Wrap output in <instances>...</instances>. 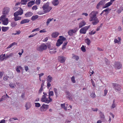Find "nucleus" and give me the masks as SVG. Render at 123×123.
<instances>
[{"label": "nucleus", "mask_w": 123, "mask_h": 123, "mask_svg": "<svg viewBox=\"0 0 123 123\" xmlns=\"http://www.w3.org/2000/svg\"><path fill=\"white\" fill-rule=\"evenodd\" d=\"M98 12L96 11H93L89 14V21L92 22V23L93 25H97L99 22L98 18L96 15L98 14Z\"/></svg>", "instance_id": "obj_1"}, {"label": "nucleus", "mask_w": 123, "mask_h": 123, "mask_svg": "<svg viewBox=\"0 0 123 123\" xmlns=\"http://www.w3.org/2000/svg\"><path fill=\"white\" fill-rule=\"evenodd\" d=\"M49 3L47 2L45 4L42 6L43 11L45 13H47L49 12L52 9V7L49 6Z\"/></svg>", "instance_id": "obj_2"}, {"label": "nucleus", "mask_w": 123, "mask_h": 123, "mask_svg": "<svg viewBox=\"0 0 123 123\" xmlns=\"http://www.w3.org/2000/svg\"><path fill=\"white\" fill-rule=\"evenodd\" d=\"M90 25L87 26L82 28L80 30V33L85 34L86 33V31L90 27Z\"/></svg>", "instance_id": "obj_3"}, {"label": "nucleus", "mask_w": 123, "mask_h": 123, "mask_svg": "<svg viewBox=\"0 0 123 123\" xmlns=\"http://www.w3.org/2000/svg\"><path fill=\"white\" fill-rule=\"evenodd\" d=\"M113 87L116 92L120 91L121 89V86L117 83H112Z\"/></svg>", "instance_id": "obj_4"}, {"label": "nucleus", "mask_w": 123, "mask_h": 123, "mask_svg": "<svg viewBox=\"0 0 123 123\" xmlns=\"http://www.w3.org/2000/svg\"><path fill=\"white\" fill-rule=\"evenodd\" d=\"M114 66L115 68L119 69L122 68V64L119 62H115L114 63Z\"/></svg>", "instance_id": "obj_5"}, {"label": "nucleus", "mask_w": 123, "mask_h": 123, "mask_svg": "<svg viewBox=\"0 0 123 123\" xmlns=\"http://www.w3.org/2000/svg\"><path fill=\"white\" fill-rule=\"evenodd\" d=\"M49 107L48 105L43 104L40 108V110L41 112H45L48 108Z\"/></svg>", "instance_id": "obj_6"}, {"label": "nucleus", "mask_w": 123, "mask_h": 123, "mask_svg": "<svg viewBox=\"0 0 123 123\" xmlns=\"http://www.w3.org/2000/svg\"><path fill=\"white\" fill-rule=\"evenodd\" d=\"M78 30V28L75 27L74 29H71L68 32V34L70 36L73 35L74 33H75Z\"/></svg>", "instance_id": "obj_7"}, {"label": "nucleus", "mask_w": 123, "mask_h": 123, "mask_svg": "<svg viewBox=\"0 0 123 123\" xmlns=\"http://www.w3.org/2000/svg\"><path fill=\"white\" fill-rule=\"evenodd\" d=\"M66 59V58L63 56H59L58 57V60L61 63L64 62Z\"/></svg>", "instance_id": "obj_8"}, {"label": "nucleus", "mask_w": 123, "mask_h": 123, "mask_svg": "<svg viewBox=\"0 0 123 123\" xmlns=\"http://www.w3.org/2000/svg\"><path fill=\"white\" fill-rule=\"evenodd\" d=\"M47 46L46 45L43 43L41 44L40 47L37 49V50L40 51H42L46 49Z\"/></svg>", "instance_id": "obj_9"}, {"label": "nucleus", "mask_w": 123, "mask_h": 123, "mask_svg": "<svg viewBox=\"0 0 123 123\" xmlns=\"http://www.w3.org/2000/svg\"><path fill=\"white\" fill-rule=\"evenodd\" d=\"M10 10V8L8 7H5L2 11V13L4 15H8Z\"/></svg>", "instance_id": "obj_10"}, {"label": "nucleus", "mask_w": 123, "mask_h": 123, "mask_svg": "<svg viewBox=\"0 0 123 123\" xmlns=\"http://www.w3.org/2000/svg\"><path fill=\"white\" fill-rule=\"evenodd\" d=\"M23 10L20 8V9L14 13L13 15H15L16 16L21 15L23 14Z\"/></svg>", "instance_id": "obj_11"}, {"label": "nucleus", "mask_w": 123, "mask_h": 123, "mask_svg": "<svg viewBox=\"0 0 123 123\" xmlns=\"http://www.w3.org/2000/svg\"><path fill=\"white\" fill-rule=\"evenodd\" d=\"M111 10V9H110L109 8L105 9L100 14V15H101L102 14H103L104 12H105L104 13V15H107L109 13V12Z\"/></svg>", "instance_id": "obj_12"}, {"label": "nucleus", "mask_w": 123, "mask_h": 123, "mask_svg": "<svg viewBox=\"0 0 123 123\" xmlns=\"http://www.w3.org/2000/svg\"><path fill=\"white\" fill-rule=\"evenodd\" d=\"M86 24L85 21L83 20L81 21L79 24V28H81L83 26L85 25Z\"/></svg>", "instance_id": "obj_13"}, {"label": "nucleus", "mask_w": 123, "mask_h": 123, "mask_svg": "<svg viewBox=\"0 0 123 123\" xmlns=\"http://www.w3.org/2000/svg\"><path fill=\"white\" fill-rule=\"evenodd\" d=\"M31 106V104L30 102L26 103L25 107L26 108V110H28L29 109Z\"/></svg>", "instance_id": "obj_14"}, {"label": "nucleus", "mask_w": 123, "mask_h": 123, "mask_svg": "<svg viewBox=\"0 0 123 123\" xmlns=\"http://www.w3.org/2000/svg\"><path fill=\"white\" fill-rule=\"evenodd\" d=\"M33 14L32 12H27L25 14V16L26 17L31 16Z\"/></svg>", "instance_id": "obj_15"}, {"label": "nucleus", "mask_w": 123, "mask_h": 123, "mask_svg": "<svg viewBox=\"0 0 123 123\" xmlns=\"http://www.w3.org/2000/svg\"><path fill=\"white\" fill-rule=\"evenodd\" d=\"M30 21L29 19H25L22 20L20 23L21 24H24L28 23Z\"/></svg>", "instance_id": "obj_16"}, {"label": "nucleus", "mask_w": 123, "mask_h": 123, "mask_svg": "<svg viewBox=\"0 0 123 123\" xmlns=\"http://www.w3.org/2000/svg\"><path fill=\"white\" fill-rule=\"evenodd\" d=\"M53 78L50 75H49L48 76L47 78V82H51L53 80Z\"/></svg>", "instance_id": "obj_17"}, {"label": "nucleus", "mask_w": 123, "mask_h": 123, "mask_svg": "<svg viewBox=\"0 0 123 123\" xmlns=\"http://www.w3.org/2000/svg\"><path fill=\"white\" fill-rule=\"evenodd\" d=\"M63 43V41H62L60 39H58L56 43V46L58 47L60 46Z\"/></svg>", "instance_id": "obj_18"}, {"label": "nucleus", "mask_w": 123, "mask_h": 123, "mask_svg": "<svg viewBox=\"0 0 123 123\" xmlns=\"http://www.w3.org/2000/svg\"><path fill=\"white\" fill-rule=\"evenodd\" d=\"M52 4L54 6H56L58 5L59 3L58 0H53L52 2Z\"/></svg>", "instance_id": "obj_19"}, {"label": "nucleus", "mask_w": 123, "mask_h": 123, "mask_svg": "<svg viewBox=\"0 0 123 123\" xmlns=\"http://www.w3.org/2000/svg\"><path fill=\"white\" fill-rule=\"evenodd\" d=\"M35 2V0L34 1L32 0L29 2L27 3L28 6L29 7H30L32 6L34 4Z\"/></svg>", "instance_id": "obj_20"}, {"label": "nucleus", "mask_w": 123, "mask_h": 123, "mask_svg": "<svg viewBox=\"0 0 123 123\" xmlns=\"http://www.w3.org/2000/svg\"><path fill=\"white\" fill-rule=\"evenodd\" d=\"M112 4L111 2H109L106 3L105 5H104L103 7V8H105L111 6Z\"/></svg>", "instance_id": "obj_21"}, {"label": "nucleus", "mask_w": 123, "mask_h": 123, "mask_svg": "<svg viewBox=\"0 0 123 123\" xmlns=\"http://www.w3.org/2000/svg\"><path fill=\"white\" fill-rule=\"evenodd\" d=\"M59 33L57 32H55L51 34V36L52 37L55 38L59 35Z\"/></svg>", "instance_id": "obj_22"}, {"label": "nucleus", "mask_w": 123, "mask_h": 123, "mask_svg": "<svg viewBox=\"0 0 123 123\" xmlns=\"http://www.w3.org/2000/svg\"><path fill=\"white\" fill-rule=\"evenodd\" d=\"M2 20L3 24L5 25H6L7 24L8 20V19L7 18H6V19H2Z\"/></svg>", "instance_id": "obj_23"}, {"label": "nucleus", "mask_w": 123, "mask_h": 123, "mask_svg": "<svg viewBox=\"0 0 123 123\" xmlns=\"http://www.w3.org/2000/svg\"><path fill=\"white\" fill-rule=\"evenodd\" d=\"M14 19L15 21L18 20H20L21 19V17L16 16L14 15Z\"/></svg>", "instance_id": "obj_24"}, {"label": "nucleus", "mask_w": 123, "mask_h": 123, "mask_svg": "<svg viewBox=\"0 0 123 123\" xmlns=\"http://www.w3.org/2000/svg\"><path fill=\"white\" fill-rule=\"evenodd\" d=\"M9 28L8 27H1L2 31L4 32H6L9 29Z\"/></svg>", "instance_id": "obj_25"}, {"label": "nucleus", "mask_w": 123, "mask_h": 123, "mask_svg": "<svg viewBox=\"0 0 123 123\" xmlns=\"http://www.w3.org/2000/svg\"><path fill=\"white\" fill-rule=\"evenodd\" d=\"M17 25V23L14 21L12 22L11 24V26L12 27H15Z\"/></svg>", "instance_id": "obj_26"}, {"label": "nucleus", "mask_w": 123, "mask_h": 123, "mask_svg": "<svg viewBox=\"0 0 123 123\" xmlns=\"http://www.w3.org/2000/svg\"><path fill=\"white\" fill-rule=\"evenodd\" d=\"M22 67L20 66H18L17 67V68L16 69V71L18 72V73H20V71L19 70V69L20 70H22Z\"/></svg>", "instance_id": "obj_27"}, {"label": "nucleus", "mask_w": 123, "mask_h": 123, "mask_svg": "<svg viewBox=\"0 0 123 123\" xmlns=\"http://www.w3.org/2000/svg\"><path fill=\"white\" fill-rule=\"evenodd\" d=\"M38 18V16L36 15L33 16L31 18V20L33 21L35 20Z\"/></svg>", "instance_id": "obj_28"}, {"label": "nucleus", "mask_w": 123, "mask_h": 123, "mask_svg": "<svg viewBox=\"0 0 123 123\" xmlns=\"http://www.w3.org/2000/svg\"><path fill=\"white\" fill-rule=\"evenodd\" d=\"M53 18H49L48 19L47 21L46 22V25L47 26H48L49 24V23L50 22L52 21L53 20Z\"/></svg>", "instance_id": "obj_29"}, {"label": "nucleus", "mask_w": 123, "mask_h": 123, "mask_svg": "<svg viewBox=\"0 0 123 123\" xmlns=\"http://www.w3.org/2000/svg\"><path fill=\"white\" fill-rule=\"evenodd\" d=\"M85 42L88 45H90L91 41L88 38H86L85 39Z\"/></svg>", "instance_id": "obj_30"}, {"label": "nucleus", "mask_w": 123, "mask_h": 123, "mask_svg": "<svg viewBox=\"0 0 123 123\" xmlns=\"http://www.w3.org/2000/svg\"><path fill=\"white\" fill-rule=\"evenodd\" d=\"M13 55V54L12 53H10L9 54H6V55L5 58L6 59L8 58L9 57H11Z\"/></svg>", "instance_id": "obj_31"}, {"label": "nucleus", "mask_w": 123, "mask_h": 123, "mask_svg": "<svg viewBox=\"0 0 123 123\" xmlns=\"http://www.w3.org/2000/svg\"><path fill=\"white\" fill-rule=\"evenodd\" d=\"M50 50L49 53L51 54L55 53L56 52V49H50Z\"/></svg>", "instance_id": "obj_32"}, {"label": "nucleus", "mask_w": 123, "mask_h": 123, "mask_svg": "<svg viewBox=\"0 0 123 123\" xmlns=\"http://www.w3.org/2000/svg\"><path fill=\"white\" fill-rule=\"evenodd\" d=\"M27 0H21V3L22 5H26L27 2Z\"/></svg>", "instance_id": "obj_33"}, {"label": "nucleus", "mask_w": 123, "mask_h": 123, "mask_svg": "<svg viewBox=\"0 0 123 123\" xmlns=\"http://www.w3.org/2000/svg\"><path fill=\"white\" fill-rule=\"evenodd\" d=\"M60 38L59 39H60L62 41H65L66 40V38L63 37L62 36H60L59 37Z\"/></svg>", "instance_id": "obj_34"}, {"label": "nucleus", "mask_w": 123, "mask_h": 123, "mask_svg": "<svg viewBox=\"0 0 123 123\" xmlns=\"http://www.w3.org/2000/svg\"><path fill=\"white\" fill-rule=\"evenodd\" d=\"M47 98H46V97L45 96V95H43L42 96V98H41V101L43 102H44L45 101L44 100L46 99Z\"/></svg>", "instance_id": "obj_35"}, {"label": "nucleus", "mask_w": 123, "mask_h": 123, "mask_svg": "<svg viewBox=\"0 0 123 123\" xmlns=\"http://www.w3.org/2000/svg\"><path fill=\"white\" fill-rule=\"evenodd\" d=\"M106 1V0H102L100 1L99 3V4H100L101 5H102L104 4L105 3V1Z\"/></svg>", "instance_id": "obj_36"}, {"label": "nucleus", "mask_w": 123, "mask_h": 123, "mask_svg": "<svg viewBox=\"0 0 123 123\" xmlns=\"http://www.w3.org/2000/svg\"><path fill=\"white\" fill-rule=\"evenodd\" d=\"M54 91L55 93L56 97H57L58 96L57 90V89L56 88H54Z\"/></svg>", "instance_id": "obj_37"}, {"label": "nucleus", "mask_w": 123, "mask_h": 123, "mask_svg": "<svg viewBox=\"0 0 123 123\" xmlns=\"http://www.w3.org/2000/svg\"><path fill=\"white\" fill-rule=\"evenodd\" d=\"M68 42H65L63 44V46L62 47V49H64L66 48V46L67 45Z\"/></svg>", "instance_id": "obj_38"}, {"label": "nucleus", "mask_w": 123, "mask_h": 123, "mask_svg": "<svg viewBox=\"0 0 123 123\" xmlns=\"http://www.w3.org/2000/svg\"><path fill=\"white\" fill-rule=\"evenodd\" d=\"M49 95L51 96H53L54 95L53 92L52 91H49Z\"/></svg>", "instance_id": "obj_39"}, {"label": "nucleus", "mask_w": 123, "mask_h": 123, "mask_svg": "<svg viewBox=\"0 0 123 123\" xmlns=\"http://www.w3.org/2000/svg\"><path fill=\"white\" fill-rule=\"evenodd\" d=\"M35 106L37 107H39L41 106V105L40 104L38 103H35Z\"/></svg>", "instance_id": "obj_40"}, {"label": "nucleus", "mask_w": 123, "mask_h": 123, "mask_svg": "<svg viewBox=\"0 0 123 123\" xmlns=\"http://www.w3.org/2000/svg\"><path fill=\"white\" fill-rule=\"evenodd\" d=\"M81 50L83 52H85L86 51V50L85 46L84 45H82L81 48Z\"/></svg>", "instance_id": "obj_41"}, {"label": "nucleus", "mask_w": 123, "mask_h": 123, "mask_svg": "<svg viewBox=\"0 0 123 123\" xmlns=\"http://www.w3.org/2000/svg\"><path fill=\"white\" fill-rule=\"evenodd\" d=\"M6 59L5 57H4L2 55H0V59L2 61H3L4 59Z\"/></svg>", "instance_id": "obj_42"}, {"label": "nucleus", "mask_w": 123, "mask_h": 123, "mask_svg": "<svg viewBox=\"0 0 123 123\" xmlns=\"http://www.w3.org/2000/svg\"><path fill=\"white\" fill-rule=\"evenodd\" d=\"M70 100H72L73 98L72 97V95H68L67 97Z\"/></svg>", "instance_id": "obj_43"}, {"label": "nucleus", "mask_w": 123, "mask_h": 123, "mask_svg": "<svg viewBox=\"0 0 123 123\" xmlns=\"http://www.w3.org/2000/svg\"><path fill=\"white\" fill-rule=\"evenodd\" d=\"M91 96L92 98H94L95 97L96 95L94 92H92V93L91 94Z\"/></svg>", "instance_id": "obj_44"}, {"label": "nucleus", "mask_w": 123, "mask_h": 123, "mask_svg": "<svg viewBox=\"0 0 123 123\" xmlns=\"http://www.w3.org/2000/svg\"><path fill=\"white\" fill-rule=\"evenodd\" d=\"M108 92V90L105 89L104 90V92L103 96H105L106 95L107 93Z\"/></svg>", "instance_id": "obj_45"}, {"label": "nucleus", "mask_w": 123, "mask_h": 123, "mask_svg": "<svg viewBox=\"0 0 123 123\" xmlns=\"http://www.w3.org/2000/svg\"><path fill=\"white\" fill-rule=\"evenodd\" d=\"M96 33V31H93V30L89 32V34L91 35H93Z\"/></svg>", "instance_id": "obj_46"}, {"label": "nucleus", "mask_w": 123, "mask_h": 123, "mask_svg": "<svg viewBox=\"0 0 123 123\" xmlns=\"http://www.w3.org/2000/svg\"><path fill=\"white\" fill-rule=\"evenodd\" d=\"M6 15H2L0 17V18L2 20V19H6Z\"/></svg>", "instance_id": "obj_47"}, {"label": "nucleus", "mask_w": 123, "mask_h": 123, "mask_svg": "<svg viewBox=\"0 0 123 123\" xmlns=\"http://www.w3.org/2000/svg\"><path fill=\"white\" fill-rule=\"evenodd\" d=\"M73 58L76 60H78L79 59V57L78 56L76 55L74 56Z\"/></svg>", "instance_id": "obj_48"}, {"label": "nucleus", "mask_w": 123, "mask_h": 123, "mask_svg": "<svg viewBox=\"0 0 123 123\" xmlns=\"http://www.w3.org/2000/svg\"><path fill=\"white\" fill-rule=\"evenodd\" d=\"M71 80L73 83H75L76 81L75 80L74 77L73 76L71 78Z\"/></svg>", "instance_id": "obj_49"}, {"label": "nucleus", "mask_w": 123, "mask_h": 123, "mask_svg": "<svg viewBox=\"0 0 123 123\" xmlns=\"http://www.w3.org/2000/svg\"><path fill=\"white\" fill-rule=\"evenodd\" d=\"M123 10V8H120L117 11V12L119 14Z\"/></svg>", "instance_id": "obj_50"}, {"label": "nucleus", "mask_w": 123, "mask_h": 123, "mask_svg": "<svg viewBox=\"0 0 123 123\" xmlns=\"http://www.w3.org/2000/svg\"><path fill=\"white\" fill-rule=\"evenodd\" d=\"M9 77L7 75L4 76L3 77V80L4 81H6L8 79V78Z\"/></svg>", "instance_id": "obj_51"}, {"label": "nucleus", "mask_w": 123, "mask_h": 123, "mask_svg": "<svg viewBox=\"0 0 123 123\" xmlns=\"http://www.w3.org/2000/svg\"><path fill=\"white\" fill-rule=\"evenodd\" d=\"M16 32L15 33H13L12 34V35H19V34L20 33H21V31H20L19 30L18 31H16Z\"/></svg>", "instance_id": "obj_52"}, {"label": "nucleus", "mask_w": 123, "mask_h": 123, "mask_svg": "<svg viewBox=\"0 0 123 123\" xmlns=\"http://www.w3.org/2000/svg\"><path fill=\"white\" fill-rule=\"evenodd\" d=\"M10 87L12 88H14L15 87V85L12 83H10L9 85Z\"/></svg>", "instance_id": "obj_53"}, {"label": "nucleus", "mask_w": 123, "mask_h": 123, "mask_svg": "<svg viewBox=\"0 0 123 123\" xmlns=\"http://www.w3.org/2000/svg\"><path fill=\"white\" fill-rule=\"evenodd\" d=\"M41 2V0H36V3L37 5H39L40 4Z\"/></svg>", "instance_id": "obj_54"}, {"label": "nucleus", "mask_w": 123, "mask_h": 123, "mask_svg": "<svg viewBox=\"0 0 123 123\" xmlns=\"http://www.w3.org/2000/svg\"><path fill=\"white\" fill-rule=\"evenodd\" d=\"M116 105L115 104V103H112V104L111 106V109L114 108L116 107Z\"/></svg>", "instance_id": "obj_55"}, {"label": "nucleus", "mask_w": 123, "mask_h": 123, "mask_svg": "<svg viewBox=\"0 0 123 123\" xmlns=\"http://www.w3.org/2000/svg\"><path fill=\"white\" fill-rule=\"evenodd\" d=\"M65 92L67 95H68V96L71 95V93H70L67 90L65 91Z\"/></svg>", "instance_id": "obj_56"}, {"label": "nucleus", "mask_w": 123, "mask_h": 123, "mask_svg": "<svg viewBox=\"0 0 123 123\" xmlns=\"http://www.w3.org/2000/svg\"><path fill=\"white\" fill-rule=\"evenodd\" d=\"M37 8V6L36 5L32 7V9L33 10H36Z\"/></svg>", "instance_id": "obj_57"}, {"label": "nucleus", "mask_w": 123, "mask_h": 123, "mask_svg": "<svg viewBox=\"0 0 123 123\" xmlns=\"http://www.w3.org/2000/svg\"><path fill=\"white\" fill-rule=\"evenodd\" d=\"M44 101H44V102H45L46 103H49V102L52 101H50V100H48L47 98L44 100Z\"/></svg>", "instance_id": "obj_58"}, {"label": "nucleus", "mask_w": 123, "mask_h": 123, "mask_svg": "<svg viewBox=\"0 0 123 123\" xmlns=\"http://www.w3.org/2000/svg\"><path fill=\"white\" fill-rule=\"evenodd\" d=\"M50 82H47V88H49L51 86V84L50 83Z\"/></svg>", "instance_id": "obj_59"}, {"label": "nucleus", "mask_w": 123, "mask_h": 123, "mask_svg": "<svg viewBox=\"0 0 123 123\" xmlns=\"http://www.w3.org/2000/svg\"><path fill=\"white\" fill-rule=\"evenodd\" d=\"M18 8H19L17 6H14L13 8V9L14 10L16 11Z\"/></svg>", "instance_id": "obj_60"}, {"label": "nucleus", "mask_w": 123, "mask_h": 123, "mask_svg": "<svg viewBox=\"0 0 123 123\" xmlns=\"http://www.w3.org/2000/svg\"><path fill=\"white\" fill-rule=\"evenodd\" d=\"M40 30V29L39 28H36L35 29H33L32 31V32H34V31H39Z\"/></svg>", "instance_id": "obj_61"}, {"label": "nucleus", "mask_w": 123, "mask_h": 123, "mask_svg": "<svg viewBox=\"0 0 123 123\" xmlns=\"http://www.w3.org/2000/svg\"><path fill=\"white\" fill-rule=\"evenodd\" d=\"M46 32V31H45V29H43L42 30H41L39 31V32L40 33H42V32Z\"/></svg>", "instance_id": "obj_62"}, {"label": "nucleus", "mask_w": 123, "mask_h": 123, "mask_svg": "<svg viewBox=\"0 0 123 123\" xmlns=\"http://www.w3.org/2000/svg\"><path fill=\"white\" fill-rule=\"evenodd\" d=\"M37 33H36L35 34H32V35H30V36H29L28 37L29 38H30V37H33L34 36H35L36 35H37Z\"/></svg>", "instance_id": "obj_63"}, {"label": "nucleus", "mask_w": 123, "mask_h": 123, "mask_svg": "<svg viewBox=\"0 0 123 123\" xmlns=\"http://www.w3.org/2000/svg\"><path fill=\"white\" fill-rule=\"evenodd\" d=\"M24 67L25 71L27 72L29 69L28 67L27 66H24Z\"/></svg>", "instance_id": "obj_64"}]
</instances>
